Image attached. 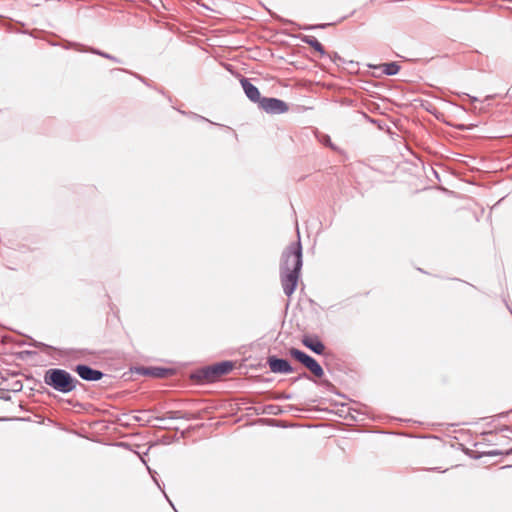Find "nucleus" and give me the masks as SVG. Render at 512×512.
I'll use <instances>...</instances> for the list:
<instances>
[{
  "instance_id": "412c9836",
  "label": "nucleus",
  "mask_w": 512,
  "mask_h": 512,
  "mask_svg": "<svg viewBox=\"0 0 512 512\" xmlns=\"http://www.w3.org/2000/svg\"><path fill=\"white\" fill-rule=\"evenodd\" d=\"M500 432H510L512 434V428L509 426H503L502 428H500ZM503 436L510 438L512 440V435L510 436V435L504 434Z\"/></svg>"
},
{
  "instance_id": "bb28decb",
  "label": "nucleus",
  "mask_w": 512,
  "mask_h": 512,
  "mask_svg": "<svg viewBox=\"0 0 512 512\" xmlns=\"http://www.w3.org/2000/svg\"><path fill=\"white\" fill-rule=\"evenodd\" d=\"M42 345H43L42 343H39V344H36V345H35V347H36V348H39V347H41Z\"/></svg>"
},
{
  "instance_id": "423d86ee",
  "label": "nucleus",
  "mask_w": 512,
  "mask_h": 512,
  "mask_svg": "<svg viewBox=\"0 0 512 512\" xmlns=\"http://www.w3.org/2000/svg\"><path fill=\"white\" fill-rule=\"evenodd\" d=\"M73 370L82 380L88 382L100 381L105 376L101 370L94 369L87 364H77Z\"/></svg>"
},
{
  "instance_id": "ddd939ff",
  "label": "nucleus",
  "mask_w": 512,
  "mask_h": 512,
  "mask_svg": "<svg viewBox=\"0 0 512 512\" xmlns=\"http://www.w3.org/2000/svg\"><path fill=\"white\" fill-rule=\"evenodd\" d=\"M383 73L388 76L396 75L400 70V65L397 62H388L382 64Z\"/></svg>"
},
{
  "instance_id": "f3484780",
  "label": "nucleus",
  "mask_w": 512,
  "mask_h": 512,
  "mask_svg": "<svg viewBox=\"0 0 512 512\" xmlns=\"http://www.w3.org/2000/svg\"><path fill=\"white\" fill-rule=\"evenodd\" d=\"M512 454V448L503 452L501 450H490V451H486L483 453V455L485 456H488V457H494V456H499V455H511Z\"/></svg>"
},
{
  "instance_id": "20e7f679",
  "label": "nucleus",
  "mask_w": 512,
  "mask_h": 512,
  "mask_svg": "<svg viewBox=\"0 0 512 512\" xmlns=\"http://www.w3.org/2000/svg\"><path fill=\"white\" fill-rule=\"evenodd\" d=\"M289 355L307 368L315 377L322 378L324 376L322 366L316 359L308 355L306 352L292 347L289 349Z\"/></svg>"
},
{
  "instance_id": "aec40b11",
  "label": "nucleus",
  "mask_w": 512,
  "mask_h": 512,
  "mask_svg": "<svg viewBox=\"0 0 512 512\" xmlns=\"http://www.w3.org/2000/svg\"><path fill=\"white\" fill-rule=\"evenodd\" d=\"M292 395L287 393H279L276 396H274V399L276 400H288L291 399Z\"/></svg>"
},
{
  "instance_id": "dca6fc26",
  "label": "nucleus",
  "mask_w": 512,
  "mask_h": 512,
  "mask_svg": "<svg viewBox=\"0 0 512 512\" xmlns=\"http://www.w3.org/2000/svg\"><path fill=\"white\" fill-rule=\"evenodd\" d=\"M89 51H90L91 53H93V54H96V55H99V56L104 57V58H106V59H109V60H111V61H113V62L121 63V60H120V59H118L117 57H115V56H113V55H111V54H108V53H106V52H104V51L98 50V49H96V48H91Z\"/></svg>"
},
{
  "instance_id": "f03ea898",
  "label": "nucleus",
  "mask_w": 512,
  "mask_h": 512,
  "mask_svg": "<svg viewBox=\"0 0 512 512\" xmlns=\"http://www.w3.org/2000/svg\"><path fill=\"white\" fill-rule=\"evenodd\" d=\"M43 382L56 392L69 394L81 385L70 372L62 368H49L44 372Z\"/></svg>"
},
{
  "instance_id": "6ab92c4d",
  "label": "nucleus",
  "mask_w": 512,
  "mask_h": 512,
  "mask_svg": "<svg viewBox=\"0 0 512 512\" xmlns=\"http://www.w3.org/2000/svg\"><path fill=\"white\" fill-rule=\"evenodd\" d=\"M319 384L326 388L328 391H332L335 388L334 385L327 379L321 380Z\"/></svg>"
},
{
  "instance_id": "9b49d317",
  "label": "nucleus",
  "mask_w": 512,
  "mask_h": 512,
  "mask_svg": "<svg viewBox=\"0 0 512 512\" xmlns=\"http://www.w3.org/2000/svg\"><path fill=\"white\" fill-rule=\"evenodd\" d=\"M298 38L301 42L309 45L315 51H317L322 57L327 55L324 46L314 37L310 35H299Z\"/></svg>"
},
{
  "instance_id": "1a4fd4ad",
  "label": "nucleus",
  "mask_w": 512,
  "mask_h": 512,
  "mask_svg": "<svg viewBox=\"0 0 512 512\" xmlns=\"http://www.w3.org/2000/svg\"><path fill=\"white\" fill-rule=\"evenodd\" d=\"M240 83L247 98L251 102L259 104L263 98L261 97L259 89L254 84H252L248 78L245 77L241 78Z\"/></svg>"
},
{
  "instance_id": "0eeeda50",
  "label": "nucleus",
  "mask_w": 512,
  "mask_h": 512,
  "mask_svg": "<svg viewBox=\"0 0 512 512\" xmlns=\"http://www.w3.org/2000/svg\"><path fill=\"white\" fill-rule=\"evenodd\" d=\"M266 363L273 373L289 374L294 371V368L287 359L279 358L275 355L267 357Z\"/></svg>"
},
{
  "instance_id": "c756f323",
  "label": "nucleus",
  "mask_w": 512,
  "mask_h": 512,
  "mask_svg": "<svg viewBox=\"0 0 512 512\" xmlns=\"http://www.w3.org/2000/svg\"><path fill=\"white\" fill-rule=\"evenodd\" d=\"M329 142L330 143V138L327 136V139H324V142Z\"/></svg>"
},
{
  "instance_id": "f8f14e48",
  "label": "nucleus",
  "mask_w": 512,
  "mask_h": 512,
  "mask_svg": "<svg viewBox=\"0 0 512 512\" xmlns=\"http://www.w3.org/2000/svg\"><path fill=\"white\" fill-rule=\"evenodd\" d=\"M286 22L296 26L300 30H305V31H311V30H316V29H324V28H326L328 26L333 25V23H321V24H313V25H300V24H297V23H295L293 21H286Z\"/></svg>"
},
{
  "instance_id": "2eb2a0df",
  "label": "nucleus",
  "mask_w": 512,
  "mask_h": 512,
  "mask_svg": "<svg viewBox=\"0 0 512 512\" xmlns=\"http://www.w3.org/2000/svg\"><path fill=\"white\" fill-rule=\"evenodd\" d=\"M132 419L135 421V422H140L142 423L143 425H149L152 420H157V421H164L165 418L164 417H161V416H157V417H148V418H144V417H141V416H132Z\"/></svg>"
},
{
  "instance_id": "f257e3e1",
  "label": "nucleus",
  "mask_w": 512,
  "mask_h": 512,
  "mask_svg": "<svg viewBox=\"0 0 512 512\" xmlns=\"http://www.w3.org/2000/svg\"><path fill=\"white\" fill-rule=\"evenodd\" d=\"M297 241L290 243L282 252L280 260V280L283 292L291 297L295 292L303 266V252L299 230Z\"/></svg>"
},
{
  "instance_id": "4468645a",
  "label": "nucleus",
  "mask_w": 512,
  "mask_h": 512,
  "mask_svg": "<svg viewBox=\"0 0 512 512\" xmlns=\"http://www.w3.org/2000/svg\"><path fill=\"white\" fill-rule=\"evenodd\" d=\"M165 419H186L190 420L192 419L191 414L184 413L180 410H171L166 413Z\"/></svg>"
},
{
  "instance_id": "a211bd4d",
  "label": "nucleus",
  "mask_w": 512,
  "mask_h": 512,
  "mask_svg": "<svg viewBox=\"0 0 512 512\" xmlns=\"http://www.w3.org/2000/svg\"><path fill=\"white\" fill-rule=\"evenodd\" d=\"M330 60L335 63V64H339V63H344V60L341 56H339V54L337 52H332V53H327V55Z\"/></svg>"
},
{
  "instance_id": "c85d7f7f",
  "label": "nucleus",
  "mask_w": 512,
  "mask_h": 512,
  "mask_svg": "<svg viewBox=\"0 0 512 512\" xmlns=\"http://www.w3.org/2000/svg\"><path fill=\"white\" fill-rule=\"evenodd\" d=\"M329 142L330 143V138L327 136V139H324V142Z\"/></svg>"
},
{
  "instance_id": "4be33fe9",
  "label": "nucleus",
  "mask_w": 512,
  "mask_h": 512,
  "mask_svg": "<svg viewBox=\"0 0 512 512\" xmlns=\"http://www.w3.org/2000/svg\"><path fill=\"white\" fill-rule=\"evenodd\" d=\"M192 117H193L194 119H197V120H200V121H207V122H209V123H211V124H214L213 122L209 121V120H208V119H206L205 117L200 116V115L195 114V113H192Z\"/></svg>"
},
{
  "instance_id": "39448f33",
  "label": "nucleus",
  "mask_w": 512,
  "mask_h": 512,
  "mask_svg": "<svg viewBox=\"0 0 512 512\" xmlns=\"http://www.w3.org/2000/svg\"><path fill=\"white\" fill-rule=\"evenodd\" d=\"M258 107L271 115L284 114L289 110V106L285 101L274 97H263Z\"/></svg>"
},
{
  "instance_id": "393cba45",
  "label": "nucleus",
  "mask_w": 512,
  "mask_h": 512,
  "mask_svg": "<svg viewBox=\"0 0 512 512\" xmlns=\"http://www.w3.org/2000/svg\"><path fill=\"white\" fill-rule=\"evenodd\" d=\"M152 477H153V479H154V482H155V483L158 485V487L161 489V486H160V484L158 483L157 479H156L154 476H152Z\"/></svg>"
},
{
  "instance_id": "7ed1b4c3",
  "label": "nucleus",
  "mask_w": 512,
  "mask_h": 512,
  "mask_svg": "<svg viewBox=\"0 0 512 512\" xmlns=\"http://www.w3.org/2000/svg\"><path fill=\"white\" fill-rule=\"evenodd\" d=\"M233 368L232 361H221L197 370L192 374V379L198 382H214L221 376L229 374Z\"/></svg>"
},
{
  "instance_id": "b1692460",
  "label": "nucleus",
  "mask_w": 512,
  "mask_h": 512,
  "mask_svg": "<svg viewBox=\"0 0 512 512\" xmlns=\"http://www.w3.org/2000/svg\"><path fill=\"white\" fill-rule=\"evenodd\" d=\"M21 389H22V384H21L19 381H17V382L15 383V389H14V390H15V391H19V390H21Z\"/></svg>"
},
{
  "instance_id": "cd10ccee",
  "label": "nucleus",
  "mask_w": 512,
  "mask_h": 512,
  "mask_svg": "<svg viewBox=\"0 0 512 512\" xmlns=\"http://www.w3.org/2000/svg\"><path fill=\"white\" fill-rule=\"evenodd\" d=\"M472 101H477V97H470Z\"/></svg>"
},
{
  "instance_id": "9d476101",
  "label": "nucleus",
  "mask_w": 512,
  "mask_h": 512,
  "mask_svg": "<svg viewBox=\"0 0 512 512\" xmlns=\"http://www.w3.org/2000/svg\"><path fill=\"white\" fill-rule=\"evenodd\" d=\"M173 373L171 368L151 366L143 368V374L154 378H166Z\"/></svg>"
},
{
  "instance_id": "6e6552de",
  "label": "nucleus",
  "mask_w": 512,
  "mask_h": 512,
  "mask_svg": "<svg viewBox=\"0 0 512 512\" xmlns=\"http://www.w3.org/2000/svg\"><path fill=\"white\" fill-rule=\"evenodd\" d=\"M301 342L307 349L317 355H323L325 353V344L317 335H304Z\"/></svg>"
},
{
  "instance_id": "5701e85b",
  "label": "nucleus",
  "mask_w": 512,
  "mask_h": 512,
  "mask_svg": "<svg viewBox=\"0 0 512 512\" xmlns=\"http://www.w3.org/2000/svg\"><path fill=\"white\" fill-rule=\"evenodd\" d=\"M301 378L311 379V377H310L307 373L303 372V373H302L301 375H299L298 377H295V378L293 379V382H296V381H298V380H299V379H301Z\"/></svg>"
},
{
  "instance_id": "a878e982",
  "label": "nucleus",
  "mask_w": 512,
  "mask_h": 512,
  "mask_svg": "<svg viewBox=\"0 0 512 512\" xmlns=\"http://www.w3.org/2000/svg\"><path fill=\"white\" fill-rule=\"evenodd\" d=\"M164 495H165V498H166V499L169 501V503L171 504V506H173L172 502H171V501H170V499L168 498V495H166L165 493H164Z\"/></svg>"
}]
</instances>
